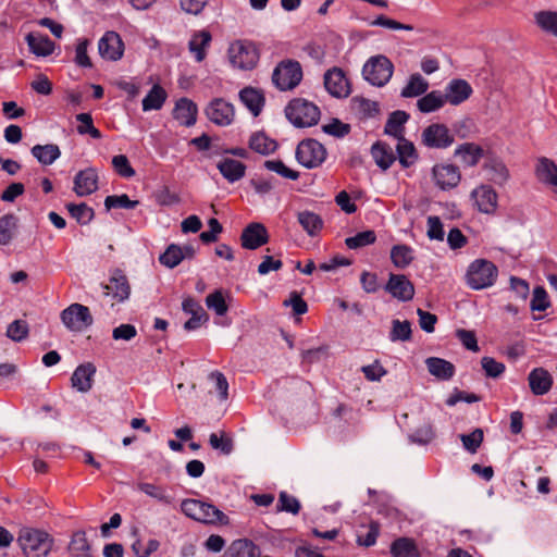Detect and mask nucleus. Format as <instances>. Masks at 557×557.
<instances>
[{
	"instance_id": "nucleus-1",
	"label": "nucleus",
	"mask_w": 557,
	"mask_h": 557,
	"mask_svg": "<svg viewBox=\"0 0 557 557\" xmlns=\"http://www.w3.org/2000/svg\"><path fill=\"white\" fill-rule=\"evenodd\" d=\"M17 542L26 557H47L53 546L50 534L33 528L21 529Z\"/></svg>"
},
{
	"instance_id": "nucleus-2",
	"label": "nucleus",
	"mask_w": 557,
	"mask_h": 557,
	"mask_svg": "<svg viewBox=\"0 0 557 557\" xmlns=\"http://www.w3.org/2000/svg\"><path fill=\"white\" fill-rule=\"evenodd\" d=\"M497 276L498 269L492 261L475 259L468 267L466 283L471 289L480 290L493 286Z\"/></svg>"
},
{
	"instance_id": "nucleus-3",
	"label": "nucleus",
	"mask_w": 557,
	"mask_h": 557,
	"mask_svg": "<svg viewBox=\"0 0 557 557\" xmlns=\"http://www.w3.org/2000/svg\"><path fill=\"white\" fill-rule=\"evenodd\" d=\"M320 109L313 102L304 98L290 100L285 108L287 120L296 127H309L319 122Z\"/></svg>"
},
{
	"instance_id": "nucleus-4",
	"label": "nucleus",
	"mask_w": 557,
	"mask_h": 557,
	"mask_svg": "<svg viewBox=\"0 0 557 557\" xmlns=\"http://www.w3.org/2000/svg\"><path fill=\"white\" fill-rule=\"evenodd\" d=\"M182 511L189 518L208 524H227L228 517L215 506L197 499H185L181 504Z\"/></svg>"
},
{
	"instance_id": "nucleus-5",
	"label": "nucleus",
	"mask_w": 557,
	"mask_h": 557,
	"mask_svg": "<svg viewBox=\"0 0 557 557\" xmlns=\"http://www.w3.org/2000/svg\"><path fill=\"white\" fill-rule=\"evenodd\" d=\"M304 76L301 64L293 59L277 63L272 73V83L281 91L295 89Z\"/></svg>"
},
{
	"instance_id": "nucleus-6",
	"label": "nucleus",
	"mask_w": 557,
	"mask_h": 557,
	"mask_svg": "<svg viewBox=\"0 0 557 557\" xmlns=\"http://www.w3.org/2000/svg\"><path fill=\"white\" fill-rule=\"evenodd\" d=\"M227 54L232 66L243 71L255 69L260 59L258 48L249 40H235L230 45Z\"/></svg>"
},
{
	"instance_id": "nucleus-7",
	"label": "nucleus",
	"mask_w": 557,
	"mask_h": 557,
	"mask_svg": "<svg viewBox=\"0 0 557 557\" xmlns=\"http://www.w3.org/2000/svg\"><path fill=\"white\" fill-rule=\"evenodd\" d=\"M394 64L383 54H376L368 59L362 67L363 78L372 86L383 87L392 78Z\"/></svg>"
},
{
	"instance_id": "nucleus-8",
	"label": "nucleus",
	"mask_w": 557,
	"mask_h": 557,
	"mask_svg": "<svg viewBox=\"0 0 557 557\" xmlns=\"http://www.w3.org/2000/svg\"><path fill=\"white\" fill-rule=\"evenodd\" d=\"M326 148L317 139L301 140L296 148V160L307 169L319 168L326 159Z\"/></svg>"
},
{
	"instance_id": "nucleus-9",
	"label": "nucleus",
	"mask_w": 557,
	"mask_h": 557,
	"mask_svg": "<svg viewBox=\"0 0 557 557\" xmlns=\"http://www.w3.org/2000/svg\"><path fill=\"white\" fill-rule=\"evenodd\" d=\"M61 321L72 332H82L94 322L88 307L81 304H72L61 312Z\"/></svg>"
},
{
	"instance_id": "nucleus-10",
	"label": "nucleus",
	"mask_w": 557,
	"mask_h": 557,
	"mask_svg": "<svg viewBox=\"0 0 557 557\" xmlns=\"http://www.w3.org/2000/svg\"><path fill=\"white\" fill-rule=\"evenodd\" d=\"M455 141L449 128L442 123H432L421 134V144L430 149H446Z\"/></svg>"
},
{
	"instance_id": "nucleus-11",
	"label": "nucleus",
	"mask_w": 557,
	"mask_h": 557,
	"mask_svg": "<svg viewBox=\"0 0 557 557\" xmlns=\"http://www.w3.org/2000/svg\"><path fill=\"white\" fill-rule=\"evenodd\" d=\"M386 293L399 301H410L414 297V285L405 274L389 273L384 286Z\"/></svg>"
},
{
	"instance_id": "nucleus-12",
	"label": "nucleus",
	"mask_w": 557,
	"mask_h": 557,
	"mask_svg": "<svg viewBox=\"0 0 557 557\" xmlns=\"http://www.w3.org/2000/svg\"><path fill=\"white\" fill-rule=\"evenodd\" d=\"M206 115L212 123L227 126L234 121V106L222 98H215L206 108Z\"/></svg>"
},
{
	"instance_id": "nucleus-13",
	"label": "nucleus",
	"mask_w": 557,
	"mask_h": 557,
	"mask_svg": "<svg viewBox=\"0 0 557 557\" xmlns=\"http://www.w3.org/2000/svg\"><path fill=\"white\" fill-rule=\"evenodd\" d=\"M435 185L442 190H449L458 186L461 180L459 168L454 164H435L432 169Z\"/></svg>"
},
{
	"instance_id": "nucleus-14",
	"label": "nucleus",
	"mask_w": 557,
	"mask_h": 557,
	"mask_svg": "<svg viewBox=\"0 0 557 557\" xmlns=\"http://www.w3.org/2000/svg\"><path fill=\"white\" fill-rule=\"evenodd\" d=\"M98 51L101 58L117 61L123 57L124 42L116 32L109 30L99 39Z\"/></svg>"
},
{
	"instance_id": "nucleus-15",
	"label": "nucleus",
	"mask_w": 557,
	"mask_h": 557,
	"mask_svg": "<svg viewBox=\"0 0 557 557\" xmlns=\"http://www.w3.org/2000/svg\"><path fill=\"white\" fill-rule=\"evenodd\" d=\"M324 87L327 92L336 98H345L349 95V83L339 67H332L324 74Z\"/></svg>"
},
{
	"instance_id": "nucleus-16",
	"label": "nucleus",
	"mask_w": 557,
	"mask_h": 557,
	"mask_svg": "<svg viewBox=\"0 0 557 557\" xmlns=\"http://www.w3.org/2000/svg\"><path fill=\"white\" fill-rule=\"evenodd\" d=\"M269 242V234L265 226L253 222L248 224L242 232L240 243L243 248L256 250Z\"/></svg>"
},
{
	"instance_id": "nucleus-17",
	"label": "nucleus",
	"mask_w": 557,
	"mask_h": 557,
	"mask_svg": "<svg viewBox=\"0 0 557 557\" xmlns=\"http://www.w3.org/2000/svg\"><path fill=\"white\" fill-rule=\"evenodd\" d=\"M473 89L471 85L461 78L451 79L445 87L443 96L446 103L459 106L470 98Z\"/></svg>"
},
{
	"instance_id": "nucleus-18",
	"label": "nucleus",
	"mask_w": 557,
	"mask_h": 557,
	"mask_svg": "<svg viewBox=\"0 0 557 557\" xmlns=\"http://www.w3.org/2000/svg\"><path fill=\"white\" fill-rule=\"evenodd\" d=\"M106 295H111L117 302L128 299L131 286L124 272L120 269L113 271L109 283L103 285Z\"/></svg>"
},
{
	"instance_id": "nucleus-19",
	"label": "nucleus",
	"mask_w": 557,
	"mask_h": 557,
	"mask_svg": "<svg viewBox=\"0 0 557 557\" xmlns=\"http://www.w3.org/2000/svg\"><path fill=\"white\" fill-rule=\"evenodd\" d=\"M98 189V173L94 168L79 171L74 177L73 190L79 197L88 196Z\"/></svg>"
},
{
	"instance_id": "nucleus-20",
	"label": "nucleus",
	"mask_w": 557,
	"mask_h": 557,
	"mask_svg": "<svg viewBox=\"0 0 557 557\" xmlns=\"http://www.w3.org/2000/svg\"><path fill=\"white\" fill-rule=\"evenodd\" d=\"M198 109L194 101L188 98H181L176 101L173 116L181 125L190 127L197 121Z\"/></svg>"
},
{
	"instance_id": "nucleus-21",
	"label": "nucleus",
	"mask_w": 557,
	"mask_h": 557,
	"mask_svg": "<svg viewBox=\"0 0 557 557\" xmlns=\"http://www.w3.org/2000/svg\"><path fill=\"white\" fill-rule=\"evenodd\" d=\"M472 197L475 199L479 211L491 214L497 208V194L487 185H482L472 191Z\"/></svg>"
},
{
	"instance_id": "nucleus-22",
	"label": "nucleus",
	"mask_w": 557,
	"mask_h": 557,
	"mask_svg": "<svg viewBox=\"0 0 557 557\" xmlns=\"http://www.w3.org/2000/svg\"><path fill=\"white\" fill-rule=\"evenodd\" d=\"M198 396L205 406L223 405L228 398V385H206V388L198 392Z\"/></svg>"
},
{
	"instance_id": "nucleus-23",
	"label": "nucleus",
	"mask_w": 557,
	"mask_h": 557,
	"mask_svg": "<svg viewBox=\"0 0 557 557\" xmlns=\"http://www.w3.org/2000/svg\"><path fill=\"white\" fill-rule=\"evenodd\" d=\"M239 99L253 116H258L261 113L265 102L263 92L250 86L239 91Z\"/></svg>"
},
{
	"instance_id": "nucleus-24",
	"label": "nucleus",
	"mask_w": 557,
	"mask_h": 557,
	"mask_svg": "<svg viewBox=\"0 0 557 557\" xmlns=\"http://www.w3.org/2000/svg\"><path fill=\"white\" fill-rule=\"evenodd\" d=\"M428 371L441 381H448L455 374V366L445 359L438 357H429L425 360Z\"/></svg>"
},
{
	"instance_id": "nucleus-25",
	"label": "nucleus",
	"mask_w": 557,
	"mask_h": 557,
	"mask_svg": "<svg viewBox=\"0 0 557 557\" xmlns=\"http://www.w3.org/2000/svg\"><path fill=\"white\" fill-rule=\"evenodd\" d=\"M218 169L222 176L230 183L242 180L246 174V165L235 159L225 158L218 163Z\"/></svg>"
},
{
	"instance_id": "nucleus-26",
	"label": "nucleus",
	"mask_w": 557,
	"mask_h": 557,
	"mask_svg": "<svg viewBox=\"0 0 557 557\" xmlns=\"http://www.w3.org/2000/svg\"><path fill=\"white\" fill-rule=\"evenodd\" d=\"M409 117L410 115L401 110L392 112L385 123L384 133L396 139L405 137V124Z\"/></svg>"
},
{
	"instance_id": "nucleus-27",
	"label": "nucleus",
	"mask_w": 557,
	"mask_h": 557,
	"mask_svg": "<svg viewBox=\"0 0 557 557\" xmlns=\"http://www.w3.org/2000/svg\"><path fill=\"white\" fill-rule=\"evenodd\" d=\"M212 40V36L210 32L202 29L194 33L191 36L188 48L191 53L195 55V60L197 62H201L205 60L207 52L206 49L209 47Z\"/></svg>"
},
{
	"instance_id": "nucleus-28",
	"label": "nucleus",
	"mask_w": 557,
	"mask_h": 557,
	"mask_svg": "<svg viewBox=\"0 0 557 557\" xmlns=\"http://www.w3.org/2000/svg\"><path fill=\"white\" fill-rule=\"evenodd\" d=\"M483 154V148L474 143L461 144L455 150V156L459 157L467 166H475Z\"/></svg>"
},
{
	"instance_id": "nucleus-29",
	"label": "nucleus",
	"mask_w": 557,
	"mask_h": 557,
	"mask_svg": "<svg viewBox=\"0 0 557 557\" xmlns=\"http://www.w3.org/2000/svg\"><path fill=\"white\" fill-rule=\"evenodd\" d=\"M371 154L382 170H387L392 166L396 157L389 145L384 141H376L371 147Z\"/></svg>"
},
{
	"instance_id": "nucleus-30",
	"label": "nucleus",
	"mask_w": 557,
	"mask_h": 557,
	"mask_svg": "<svg viewBox=\"0 0 557 557\" xmlns=\"http://www.w3.org/2000/svg\"><path fill=\"white\" fill-rule=\"evenodd\" d=\"M25 39L30 52L38 57H48L54 50V44L47 35H34L29 33Z\"/></svg>"
},
{
	"instance_id": "nucleus-31",
	"label": "nucleus",
	"mask_w": 557,
	"mask_h": 557,
	"mask_svg": "<svg viewBox=\"0 0 557 557\" xmlns=\"http://www.w3.org/2000/svg\"><path fill=\"white\" fill-rule=\"evenodd\" d=\"M30 152L42 165H50L61 156V150L55 144L35 145Z\"/></svg>"
},
{
	"instance_id": "nucleus-32",
	"label": "nucleus",
	"mask_w": 557,
	"mask_h": 557,
	"mask_svg": "<svg viewBox=\"0 0 557 557\" xmlns=\"http://www.w3.org/2000/svg\"><path fill=\"white\" fill-rule=\"evenodd\" d=\"M396 146L397 158L403 168L411 166L418 160V153L413 143L405 137L398 138Z\"/></svg>"
},
{
	"instance_id": "nucleus-33",
	"label": "nucleus",
	"mask_w": 557,
	"mask_h": 557,
	"mask_svg": "<svg viewBox=\"0 0 557 557\" xmlns=\"http://www.w3.org/2000/svg\"><path fill=\"white\" fill-rule=\"evenodd\" d=\"M414 259V250L405 244L394 245L391 249V261L398 269L407 268Z\"/></svg>"
},
{
	"instance_id": "nucleus-34",
	"label": "nucleus",
	"mask_w": 557,
	"mask_h": 557,
	"mask_svg": "<svg viewBox=\"0 0 557 557\" xmlns=\"http://www.w3.org/2000/svg\"><path fill=\"white\" fill-rule=\"evenodd\" d=\"M484 170L486 171L490 181L502 186L509 178V171L499 159H490L484 164Z\"/></svg>"
},
{
	"instance_id": "nucleus-35",
	"label": "nucleus",
	"mask_w": 557,
	"mask_h": 557,
	"mask_svg": "<svg viewBox=\"0 0 557 557\" xmlns=\"http://www.w3.org/2000/svg\"><path fill=\"white\" fill-rule=\"evenodd\" d=\"M443 92L440 90H433L425 94L417 101V107L422 113H431L440 110L445 106Z\"/></svg>"
},
{
	"instance_id": "nucleus-36",
	"label": "nucleus",
	"mask_w": 557,
	"mask_h": 557,
	"mask_svg": "<svg viewBox=\"0 0 557 557\" xmlns=\"http://www.w3.org/2000/svg\"><path fill=\"white\" fill-rule=\"evenodd\" d=\"M429 89V83L419 73L410 75L407 85L401 89L400 96L404 98H414L422 96Z\"/></svg>"
},
{
	"instance_id": "nucleus-37",
	"label": "nucleus",
	"mask_w": 557,
	"mask_h": 557,
	"mask_svg": "<svg viewBox=\"0 0 557 557\" xmlns=\"http://www.w3.org/2000/svg\"><path fill=\"white\" fill-rule=\"evenodd\" d=\"M536 175L540 181L557 187V164L553 160L541 158L536 166Z\"/></svg>"
},
{
	"instance_id": "nucleus-38",
	"label": "nucleus",
	"mask_w": 557,
	"mask_h": 557,
	"mask_svg": "<svg viewBox=\"0 0 557 557\" xmlns=\"http://www.w3.org/2000/svg\"><path fill=\"white\" fill-rule=\"evenodd\" d=\"M249 148L258 153L268 156L276 150L277 144L275 140L269 138L264 133L258 132L251 135L249 139Z\"/></svg>"
},
{
	"instance_id": "nucleus-39",
	"label": "nucleus",
	"mask_w": 557,
	"mask_h": 557,
	"mask_svg": "<svg viewBox=\"0 0 557 557\" xmlns=\"http://www.w3.org/2000/svg\"><path fill=\"white\" fill-rule=\"evenodd\" d=\"M166 92L160 85H153L147 96L143 99V110L145 112L152 110H160L165 100Z\"/></svg>"
},
{
	"instance_id": "nucleus-40",
	"label": "nucleus",
	"mask_w": 557,
	"mask_h": 557,
	"mask_svg": "<svg viewBox=\"0 0 557 557\" xmlns=\"http://www.w3.org/2000/svg\"><path fill=\"white\" fill-rule=\"evenodd\" d=\"M298 222L309 236L317 235L323 227L321 216L311 211H301L298 213Z\"/></svg>"
},
{
	"instance_id": "nucleus-41",
	"label": "nucleus",
	"mask_w": 557,
	"mask_h": 557,
	"mask_svg": "<svg viewBox=\"0 0 557 557\" xmlns=\"http://www.w3.org/2000/svg\"><path fill=\"white\" fill-rule=\"evenodd\" d=\"M393 557H420L419 550L411 539L399 537L392 543Z\"/></svg>"
},
{
	"instance_id": "nucleus-42",
	"label": "nucleus",
	"mask_w": 557,
	"mask_h": 557,
	"mask_svg": "<svg viewBox=\"0 0 557 557\" xmlns=\"http://www.w3.org/2000/svg\"><path fill=\"white\" fill-rule=\"evenodd\" d=\"M17 216L7 213L0 218V245H8L17 230Z\"/></svg>"
},
{
	"instance_id": "nucleus-43",
	"label": "nucleus",
	"mask_w": 557,
	"mask_h": 557,
	"mask_svg": "<svg viewBox=\"0 0 557 557\" xmlns=\"http://www.w3.org/2000/svg\"><path fill=\"white\" fill-rule=\"evenodd\" d=\"M69 550L74 557H87L90 550V544L87 540L85 531L78 530L73 533Z\"/></svg>"
},
{
	"instance_id": "nucleus-44",
	"label": "nucleus",
	"mask_w": 557,
	"mask_h": 557,
	"mask_svg": "<svg viewBox=\"0 0 557 557\" xmlns=\"http://www.w3.org/2000/svg\"><path fill=\"white\" fill-rule=\"evenodd\" d=\"M256 546L248 540L234 541L224 553V557H255Z\"/></svg>"
},
{
	"instance_id": "nucleus-45",
	"label": "nucleus",
	"mask_w": 557,
	"mask_h": 557,
	"mask_svg": "<svg viewBox=\"0 0 557 557\" xmlns=\"http://www.w3.org/2000/svg\"><path fill=\"white\" fill-rule=\"evenodd\" d=\"M411 323L408 320L400 321L395 319L392 321V330L389 333V339L392 342H407L411 339Z\"/></svg>"
},
{
	"instance_id": "nucleus-46",
	"label": "nucleus",
	"mask_w": 557,
	"mask_h": 557,
	"mask_svg": "<svg viewBox=\"0 0 557 557\" xmlns=\"http://www.w3.org/2000/svg\"><path fill=\"white\" fill-rule=\"evenodd\" d=\"M209 444L213 449L219 450L223 455H230L234 448L233 440L224 431L211 433Z\"/></svg>"
},
{
	"instance_id": "nucleus-47",
	"label": "nucleus",
	"mask_w": 557,
	"mask_h": 557,
	"mask_svg": "<svg viewBox=\"0 0 557 557\" xmlns=\"http://www.w3.org/2000/svg\"><path fill=\"white\" fill-rule=\"evenodd\" d=\"M376 234L372 230L357 233L355 236L347 237L345 244L349 249H358L374 244Z\"/></svg>"
},
{
	"instance_id": "nucleus-48",
	"label": "nucleus",
	"mask_w": 557,
	"mask_h": 557,
	"mask_svg": "<svg viewBox=\"0 0 557 557\" xmlns=\"http://www.w3.org/2000/svg\"><path fill=\"white\" fill-rule=\"evenodd\" d=\"M66 208L71 213L72 218H74L77 223L82 225L88 224L94 219V210L88 207L86 203H67Z\"/></svg>"
},
{
	"instance_id": "nucleus-49",
	"label": "nucleus",
	"mask_w": 557,
	"mask_h": 557,
	"mask_svg": "<svg viewBox=\"0 0 557 557\" xmlns=\"http://www.w3.org/2000/svg\"><path fill=\"white\" fill-rule=\"evenodd\" d=\"M76 121L79 122V125L77 126L78 134H88L95 139H100L102 137L101 132L95 127L90 113H78L76 115Z\"/></svg>"
},
{
	"instance_id": "nucleus-50",
	"label": "nucleus",
	"mask_w": 557,
	"mask_h": 557,
	"mask_svg": "<svg viewBox=\"0 0 557 557\" xmlns=\"http://www.w3.org/2000/svg\"><path fill=\"white\" fill-rule=\"evenodd\" d=\"M159 261L169 269H174L183 261V255L180 245L171 244L165 251L160 255Z\"/></svg>"
},
{
	"instance_id": "nucleus-51",
	"label": "nucleus",
	"mask_w": 557,
	"mask_h": 557,
	"mask_svg": "<svg viewBox=\"0 0 557 557\" xmlns=\"http://www.w3.org/2000/svg\"><path fill=\"white\" fill-rule=\"evenodd\" d=\"M535 21L543 30L557 36V12L541 11L535 14Z\"/></svg>"
},
{
	"instance_id": "nucleus-52",
	"label": "nucleus",
	"mask_w": 557,
	"mask_h": 557,
	"mask_svg": "<svg viewBox=\"0 0 557 557\" xmlns=\"http://www.w3.org/2000/svg\"><path fill=\"white\" fill-rule=\"evenodd\" d=\"M96 372V366L91 362L79 364L71 376V383H91Z\"/></svg>"
},
{
	"instance_id": "nucleus-53",
	"label": "nucleus",
	"mask_w": 557,
	"mask_h": 557,
	"mask_svg": "<svg viewBox=\"0 0 557 557\" xmlns=\"http://www.w3.org/2000/svg\"><path fill=\"white\" fill-rule=\"evenodd\" d=\"M352 106L354 109L363 117H373L380 111L377 102L366 98H352Z\"/></svg>"
},
{
	"instance_id": "nucleus-54",
	"label": "nucleus",
	"mask_w": 557,
	"mask_h": 557,
	"mask_svg": "<svg viewBox=\"0 0 557 557\" xmlns=\"http://www.w3.org/2000/svg\"><path fill=\"white\" fill-rule=\"evenodd\" d=\"M206 305L210 310H213L218 315H224L228 306L225 301L221 289H216L206 297Z\"/></svg>"
},
{
	"instance_id": "nucleus-55",
	"label": "nucleus",
	"mask_w": 557,
	"mask_h": 557,
	"mask_svg": "<svg viewBox=\"0 0 557 557\" xmlns=\"http://www.w3.org/2000/svg\"><path fill=\"white\" fill-rule=\"evenodd\" d=\"M263 165L267 170L275 172L284 178L296 181L299 177V172L287 168L282 160H267Z\"/></svg>"
},
{
	"instance_id": "nucleus-56",
	"label": "nucleus",
	"mask_w": 557,
	"mask_h": 557,
	"mask_svg": "<svg viewBox=\"0 0 557 557\" xmlns=\"http://www.w3.org/2000/svg\"><path fill=\"white\" fill-rule=\"evenodd\" d=\"M322 131L333 137L344 138L350 133L351 126L338 119H332L330 123L322 126Z\"/></svg>"
},
{
	"instance_id": "nucleus-57",
	"label": "nucleus",
	"mask_w": 557,
	"mask_h": 557,
	"mask_svg": "<svg viewBox=\"0 0 557 557\" xmlns=\"http://www.w3.org/2000/svg\"><path fill=\"white\" fill-rule=\"evenodd\" d=\"M137 200H131L126 194L107 196L104 206L108 210L113 208L134 209L138 206Z\"/></svg>"
},
{
	"instance_id": "nucleus-58",
	"label": "nucleus",
	"mask_w": 557,
	"mask_h": 557,
	"mask_svg": "<svg viewBox=\"0 0 557 557\" xmlns=\"http://www.w3.org/2000/svg\"><path fill=\"white\" fill-rule=\"evenodd\" d=\"M28 324L25 320H15L9 324L7 336L14 342H22L28 336Z\"/></svg>"
},
{
	"instance_id": "nucleus-59",
	"label": "nucleus",
	"mask_w": 557,
	"mask_h": 557,
	"mask_svg": "<svg viewBox=\"0 0 557 557\" xmlns=\"http://www.w3.org/2000/svg\"><path fill=\"white\" fill-rule=\"evenodd\" d=\"M112 166L114 168L116 173L124 178H131L136 174L127 157L124 154L114 156L112 158Z\"/></svg>"
},
{
	"instance_id": "nucleus-60",
	"label": "nucleus",
	"mask_w": 557,
	"mask_h": 557,
	"mask_svg": "<svg viewBox=\"0 0 557 557\" xmlns=\"http://www.w3.org/2000/svg\"><path fill=\"white\" fill-rule=\"evenodd\" d=\"M277 510L297 515L300 510V503L296 497L286 492H281L277 502Z\"/></svg>"
},
{
	"instance_id": "nucleus-61",
	"label": "nucleus",
	"mask_w": 557,
	"mask_h": 557,
	"mask_svg": "<svg viewBox=\"0 0 557 557\" xmlns=\"http://www.w3.org/2000/svg\"><path fill=\"white\" fill-rule=\"evenodd\" d=\"M138 490L164 504H171L172 497L165 493V490L151 483H139Z\"/></svg>"
},
{
	"instance_id": "nucleus-62",
	"label": "nucleus",
	"mask_w": 557,
	"mask_h": 557,
	"mask_svg": "<svg viewBox=\"0 0 557 557\" xmlns=\"http://www.w3.org/2000/svg\"><path fill=\"white\" fill-rule=\"evenodd\" d=\"M154 199L158 205L163 207H171L177 205L181 199L180 196L170 190L168 186H162L154 193Z\"/></svg>"
},
{
	"instance_id": "nucleus-63",
	"label": "nucleus",
	"mask_w": 557,
	"mask_h": 557,
	"mask_svg": "<svg viewBox=\"0 0 557 557\" xmlns=\"http://www.w3.org/2000/svg\"><path fill=\"white\" fill-rule=\"evenodd\" d=\"M481 364L486 376L491 379H497L505 371V364L492 357H483Z\"/></svg>"
},
{
	"instance_id": "nucleus-64",
	"label": "nucleus",
	"mask_w": 557,
	"mask_h": 557,
	"mask_svg": "<svg viewBox=\"0 0 557 557\" xmlns=\"http://www.w3.org/2000/svg\"><path fill=\"white\" fill-rule=\"evenodd\" d=\"M548 295L542 286H536L533 290L531 309L533 311H545L549 307Z\"/></svg>"
}]
</instances>
